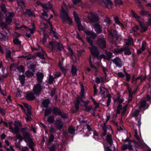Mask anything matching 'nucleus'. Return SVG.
Segmentation results:
<instances>
[{"mask_svg":"<svg viewBox=\"0 0 151 151\" xmlns=\"http://www.w3.org/2000/svg\"><path fill=\"white\" fill-rule=\"evenodd\" d=\"M61 8V17L63 22H64L67 20L70 24H71L72 22V20L68 16L69 11L68 10V6L65 3H63Z\"/></svg>","mask_w":151,"mask_h":151,"instance_id":"obj_1","label":"nucleus"},{"mask_svg":"<svg viewBox=\"0 0 151 151\" xmlns=\"http://www.w3.org/2000/svg\"><path fill=\"white\" fill-rule=\"evenodd\" d=\"M84 91L85 90L83 86H81V92L80 93V95L81 97H78L77 100V103H78L81 106H84L86 107L87 106L90 102V101L88 100L84 101L83 100L82 97L84 96Z\"/></svg>","mask_w":151,"mask_h":151,"instance_id":"obj_2","label":"nucleus"},{"mask_svg":"<svg viewBox=\"0 0 151 151\" xmlns=\"http://www.w3.org/2000/svg\"><path fill=\"white\" fill-rule=\"evenodd\" d=\"M13 124L12 122H9V129L11 130V132L13 133L17 134L19 133V127L22 126L21 122L19 121L15 122L14 124V128H13L12 126Z\"/></svg>","mask_w":151,"mask_h":151,"instance_id":"obj_3","label":"nucleus"},{"mask_svg":"<svg viewBox=\"0 0 151 151\" xmlns=\"http://www.w3.org/2000/svg\"><path fill=\"white\" fill-rule=\"evenodd\" d=\"M85 33L87 35L86 38L88 42L91 45H92L93 42L91 39L90 37L93 39H94L96 37V34L94 32L91 31H86Z\"/></svg>","mask_w":151,"mask_h":151,"instance_id":"obj_4","label":"nucleus"},{"mask_svg":"<svg viewBox=\"0 0 151 151\" xmlns=\"http://www.w3.org/2000/svg\"><path fill=\"white\" fill-rule=\"evenodd\" d=\"M134 135L136 139H137L138 142H134L135 146L137 147L139 146L141 148H143L144 146V143L142 139L140 138L137 134V132L136 130H134Z\"/></svg>","mask_w":151,"mask_h":151,"instance_id":"obj_5","label":"nucleus"},{"mask_svg":"<svg viewBox=\"0 0 151 151\" xmlns=\"http://www.w3.org/2000/svg\"><path fill=\"white\" fill-rule=\"evenodd\" d=\"M43 88L42 83H38L34 86L33 91L35 94H38Z\"/></svg>","mask_w":151,"mask_h":151,"instance_id":"obj_6","label":"nucleus"},{"mask_svg":"<svg viewBox=\"0 0 151 151\" xmlns=\"http://www.w3.org/2000/svg\"><path fill=\"white\" fill-rule=\"evenodd\" d=\"M96 45L100 48L104 49L106 47V41L104 38H100L97 40Z\"/></svg>","mask_w":151,"mask_h":151,"instance_id":"obj_7","label":"nucleus"},{"mask_svg":"<svg viewBox=\"0 0 151 151\" xmlns=\"http://www.w3.org/2000/svg\"><path fill=\"white\" fill-rule=\"evenodd\" d=\"M109 37L110 39L112 41L113 38L115 37L116 40H117L119 37V35L117 34L116 30L114 29H111L109 30Z\"/></svg>","mask_w":151,"mask_h":151,"instance_id":"obj_8","label":"nucleus"},{"mask_svg":"<svg viewBox=\"0 0 151 151\" xmlns=\"http://www.w3.org/2000/svg\"><path fill=\"white\" fill-rule=\"evenodd\" d=\"M137 106L139 109L144 108L145 109H147L149 106V105L147 103L146 100L144 99L141 100L137 104Z\"/></svg>","mask_w":151,"mask_h":151,"instance_id":"obj_9","label":"nucleus"},{"mask_svg":"<svg viewBox=\"0 0 151 151\" xmlns=\"http://www.w3.org/2000/svg\"><path fill=\"white\" fill-rule=\"evenodd\" d=\"M100 3L103 6L108 8H111L112 5V2L109 0H101Z\"/></svg>","mask_w":151,"mask_h":151,"instance_id":"obj_10","label":"nucleus"},{"mask_svg":"<svg viewBox=\"0 0 151 151\" xmlns=\"http://www.w3.org/2000/svg\"><path fill=\"white\" fill-rule=\"evenodd\" d=\"M113 62L116 65L117 67L121 68L122 65V63L121 59L118 57H116L112 60Z\"/></svg>","mask_w":151,"mask_h":151,"instance_id":"obj_11","label":"nucleus"},{"mask_svg":"<svg viewBox=\"0 0 151 151\" xmlns=\"http://www.w3.org/2000/svg\"><path fill=\"white\" fill-rule=\"evenodd\" d=\"M91 50V53L95 57H97L99 54V52L98 48L95 46H92L89 47Z\"/></svg>","mask_w":151,"mask_h":151,"instance_id":"obj_12","label":"nucleus"},{"mask_svg":"<svg viewBox=\"0 0 151 151\" xmlns=\"http://www.w3.org/2000/svg\"><path fill=\"white\" fill-rule=\"evenodd\" d=\"M91 15H92V18L88 17V18L90 22L94 23L98 21V16L96 13H91Z\"/></svg>","mask_w":151,"mask_h":151,"instance_id":"obj_13","label":"nucleus"},{"mask_svg":"<svg viewBox=\"0 0 151 151\" xmlns=\"http://www.w3.org/2000/svg\"><path fill=\"white\" fill-rule=\"evenodd\" d=\"M14 15L13 12H9L7 14V17L6 18V22L8 24H10L12 21V19Z\"/></svg>","mask_w":151,"mask_h":151,"instance_id":"obj_14","label":"nucleus"},{"mask_svg":"<svg viewBox=\"0 0 151 151\" xmlns=\"http://www.w3.org/2000/svg\"><path fill=\"white\" fill-rule=\"evenodd\" d=\"M64 123L61 119L57 120L55 123V127L58 130H60L63 126Z\"/></svg>","mask_w":151,"mask_h":151,"instance_id":"obj_15","label":"nucleus"},{"mask_svg":"<svg viewBox=\"0 0 151 151\" xmlns=\"http://www.w3.org/2000/svg\"><path fill=\"white\" fill-rule=\"evenodd\" d=\"M22 135L23 139L25 142H30L31 139L30 138V134L27 132H24Z\"/></svg>","mask_w":151,"mask_h":151,"instance_id":"obj_16","label":"nucleus"},{"mask_svg":"<svg viewBox=\"0 0 151 151\" xmlns=\"http://www.w3.org/2000/svg\"><path fill=\"white\" fill-rule=\"evenodd\" d=\"M24 107L27 109V112L26 113L27 116H30L31 114V106L30 105L26 103H23Z\"/></svg>","mask_w":151,"mask_h":151,"instance_id":"obj_17","label":"nucleus"},{"mask_svg":"<svg viewBox=\"0 0 151 151\" xmlns=\"http://www.w3.org/2000/svg\"><path fill=\"white\" fill-rule=\"evenodd\" d=\"M144 20L139 22L140 26L141 27L140 31L142 32H145L146 31L147 29L148 28V27L144 23Z\"/></svg>","mask_w":151,"mask_h":151,"instance_id":"obj_18","label":"nucleus"},{"mask_svg":"<svg viewBox=\"0 0 151 151\" xmlns=\"http://www.w3.org/2000/svg\"><path fill=\"white\" fill-rule=\"evenodd\" d=\"M36 80L38 83H42L44 75L42 73L38 72L36 74Z\"/></svg>","mask_w":151,"mask_h":151,"instance_id":"obj_19","label":"nucleus"},{"mask_svg":"<svg viewBox=\"0 0 151 151\" xmlns=\"http://www.w3.org/2000/svg\"><path fill=\"white\" fill-rule=\"evenodd\" d=\"M128 149L129 150H132L133 149L132 146L130 141L127 144L123 145L122 147L123 150H125Z\"/></svg>","mask_w":151,"mask_h":151,"instance_id":"obj_20","label":"nucleus"},{"mask_svg":"<svg viewBox=\"0 0 151 151\" xmlns=\"http://www.w3.org/2000/svg\"><path fill=\"white\" fill-rule=\"evenodd\" d=\"M93 27L94 28L95 31L98 34L101 33L102 31V28L101 27L98 23H96L93 25Z\"/></svg>","mask_w":151,"mask_h":151,"instance_id":"obj_21","label":"nucleus"},{"mask_svg":"<svg viewBox=\"0 0 151 151\" xmlns=\"http://www.w3.org/2000/svg\"><path fill=\"white\" fill-rule=\"evenodd\" d=\"M22 27H23L26 29L27 31L26 32H30L31 34L34 33V31L35 29V28L34 27L31 29L29 28H28L25 25H23L22 26H20L18 28H22Z\"/></svg>","mask_w":151,"mask_h":151,"instance_id":"obj_22","label":"nucleus"},{"mask_svg":"<svg viewBox=\"0 0 151 151\" xmlns=\"http://www.w3.org/2000/svg\"><path fill=\"white\" fill-rule=\"evenodd\" d=\"M57 45H58V42H50L49 43V46L50 48L52 51L55 50V48L57 47Z\"/></svg>","mask_w":151,"mask_h":151,"instance_id":"obj_23","label":"nucleus"},{"mask_svg":"<svg viewBox=\"0 0 151 151\" xmlns=\"http://www.w3.org/2000/svg\"><path fill=\"white\" fill-rule=\"evenodd\" d=\"M42 8L48 10L50 9H52L53 12H54V10L52 9V5L49 2L45 4H43L42 5Z\"/></svg>","mask_w":151,"mask_h":151,"instance_id":"obj_24","label":"nucleus"},{"mask_svg":"<svg viewBox=\"0 0 151 151\" xmlns=\"http://www.w3.org/2000/svg\"><path fill=\"white\" fill-rule=\"evenodd\" d=\"M131 12L132 13V17L136 19L137 21L139 22V23L141 21H142L144 19L143 18H142L138 16L134 12V11L132 10Z\"/></svg>","mask_w":151,"mask_h":151,"instance_id":"obj_25","label":"nucleus"},{"mask_svg":"<svg viewBox=\"0 0 151 151\" xmlns=\"http://www.w3.org/2000/svg\"><path fill=\"white\" fill-rule=\"evenodd\" d=\"M26 99L28 100H32L35 99L34 94L32 92L27 93L26 96Z\"/></svg>","mask_w":151,"mask_h":151,"instance_id":"obj_26","label":"nucleus"},{"mask_svg":"<svg viewBox=\"0 0 151 151\" xmlns=\"http://www.w3.org/2000/svg\"><path fill=\"white\" fill-rule=\"evenodd\" d=\"M53 114L56 115H59L60 114L61 111L60 109L57 107H55L53 108L52 110Z\"/></svg>","mask_w":151,"mask_h":151,"instance_id":"obj_27","label":"nucleus"},{"mask_svg":"<svg viewBox=\"0 0 151 151\" xmlns=\"http://www.w3.org/2000/svg\"><path fill=\"white\" fill-rule=\"evenodd\" d=\"M140 14L142 17L147 16L148 17H149L150 16V13L149 11H147L143 9H142L140 12Z\"/></svg>","mask_w":151,"mask_h":151,"instance_id":"obj_28","label":"nucleus"},{"mask_svg":"<svg viewBox=\"0 0 151 151\" xmlns=\"http://www.w3.org/2000/svg\"><path fill=\"white\" fill-rule=\"evenodd\" d=\"M42 52H38L37 53V55L40 58L42 59H45V55L46 56V54L45 52L43 51L42 48H41Z\"/></svg>","mask_w":151,"mask_h":151,"instance_id":"obj_29","label":"nucleus"},{"mask_svg":"<svg viewBox=\"0 0 151 151\" xmlns=\"http://www.w3.org/2000/svg\"><path fill=\"white\" fill-rule=\"evenodd\" d=\"M106 140L107 142L110 145H112L113 144V141L112 136L111 135L108 134L107 135Z\"/></svg>","mask_w":151,"mask_h":151,"instance_id":"obj_30","label":"nucleus"},{"mask_svg":"<svg viewBox=\"0 0 151 151\" xmlns=\"http://www.w3.org/2000/svg\"><path fill=\"white\" fill-rule=\"evenodd\" d=\"M77 70L76 67L74 65H72L71 66V73L72 76H75L77 75Z\"/></svg>","mask_w":151,"mask_h":151,"instance_id":"obj_31","label":"nucleus"},{"mask_svg":"<svg viewBox=\"0 0 151 151\" xmlns=\"http://www.w3.org/2000/svg\"><path fill=\"white\" fill-rule=\"evenodd\" d=\"M124 50V49L123 48L119 49L118 48H115L114 50V52L116 54H119L121 52H123Z\"/></svg>","mask_w":151,"mask_h":151,"instance_id":"obj_32","label":"nucleus"},{"mask_svg":"<svg viewBox=\"0 0 151 151\" xmlns=\"http://www.w3.org/2000/svg\"><path fill=\"white\" fill-rule=\"evenodd\" d=\"M50 103V101L48 99L44 100L42 103V105L44 107L47 108L48 106Z\"/></svg>","mask_w":151,"mask_h":151,"instance_id":"obj_33","label":"nucleus"},{"mask_svg":"<svg viewBox=\"0 0 151 151\" xmlns=\"http://www.w3.org/2000/svg\"><path fill=\"white\" fill-rule=\"evenodd\" d=\"M73 15L75 18V21L77 23L80 22V18L77 14L75 12H73Z\"/></svg>","mask_w":151,"mask_h":151,"instance_id":"obj_34","label":"nucleus"},{"mask_svg":"<svg viewBox=\"0 0 151 151\" xmlns=\"http://www.w3.org/2000/svg\"><path fill=\"white\" fill-rule=\"evenodd\" d=\"M55 121V118L54 116H49L47 119V122L50 123H52Z\"/></svg>","mask_w":151,"mask_h":151,"instance_id":"obj_35","label":"nucleus"},{"mask_svg":"<svg viewBox=\"0 0 151 151\" xmlns=\"http://www.w3.org/2000/svg\"><path fill=\"white\" fill-rule=\"evenodd\" d=\"M52 111V110L51 108H47L45 110L44 116H46L49 115Z\"/></svg>","mask_w":151,"mask_h":151,"instance_id":"obj_36","label":"nucleus"},{"mask_svg":"<svg viewBox=\"0 0 151 151\" xmlns=\"http://www.w3.org/2000/svg\"><path fill=\"white\" fill-rule=\"evenodd\" d=\"M11 51L9 50H7L6 52V58L8 60L11 59Z\"/></svg>","mask_w":151,"mask_h":151,"instance_id":"obj_37","label":"nucleus"},{"mask_svg":"<svg viewBox=\"0 0 151 151\" xmlns=\"http://www.w3.org/2000/svg\"><path fill=\"white\" fill-rule=\"evenodd\" d=\"M17 3L19 6L23 8L24 6V3L22 0H17Z\"/></svg>","mask_w":151,"mask_h":151,"instance_id":"obj_38","label":"nucleus"},{"mask_svg":"<svg viewBox=\"0 0 151 151\" xmlns=\"http://www.w3.org/2000/svg\"><path fill=\"white\" fill-rule=\"evenodd\" d=\"M8 40V37L7 36L3 35L0 32V40L6 41Z\"/></svg>","mask_w":151,"mask_h":151,"instance_id":"obj_39","label":"nucleus"},{"mask_svg":"<svg viewBox=\"0 0 151 151\" xmlns=\"http://www.w3.org/2000/svg\"><path fill=\"white\" fill-rule=\"evenodd\" d=\"M124 54L126 55H130L131 54V52L128 47L124 48Z\"/></svg>","mask_w":151,"mask_h":151,"instance_id":"obj_40","label":"nucleus"},{"mask_svg":"<svg viewBox=\"0 0 151 151\" xmlns=\"http://www.w3.org/2000/svg\"><path fill=\"white\" fill-rule=\"evenodd\" d=\"M33 55L29 54L27 56H23L22 57L26 60H29L32 59L33 58Z\"/></svg>","mask_w":151,"mask_h":151,"instance_id":"obj_41","label":"nucleus"},{"mask_svg":"<svg viewBox=\"0 0 151 151\" xmlns=\"http://www.w3.org/2000/svg\"><path fill=\"white\" fill-rule=\"evenodd\" d=\"M114 19L115 22L120 26H123V24L119 20V19L117 16H116L114 17Z\"/></svg>","mask_w":151,"mask_h":151,"instance_id":"obj_42","label":"nucleus"},{"mask_svg":"<svg viewBox=\"0 0 151 151\" xmlns=\"http://www.w3.org/2000/svg\"><path fill=\"white\" fill-rule=\"evenodd\" d=\"M23 14L27 15L29 16H31L33 14L32 12L30 10L26 9V12H24L23 13Z\"/></svg>","mask_w":151,"mask_h":151,"instance_id":"obj_43","label":"nucleus"},{"mask_svg":"<svg viewBox=\"0 0 151 151\" xmlns=\"http://www.w3.org/2000/svg\"><path fill=\"white\" fill-rule=\"evenodd\" d=\"M19 80L20 81L21 83L22 84L24 83L25 76L24 75H22L19 76Z\"/></svg>","mask_w":151,"mask_h":151,"instance_id":"obj_44","label":"nucleus"},{"mask_svg":"<svg viewBox=\"0 0 151 151\" xmlns=\"http://www.w3.org/2000/svg\"><path fill=\"white\" fill-rule=\"evenodd\" d=\"M17 70L19 72H22L23 73L24 72V68L23 66L22 65H21L20 66L17 67Z\"/></svg>","mask_w":151,"mask_h":151,"instance_id":"obj_45","label":"nucleus"},{"mask_svg":"<svg viewBox=\"0 0 151 151\" xmlns=\"http://www.w3.org/2000/svg\"><path fill=\"white\" fill-rule=\"evenodd\" d=\"M150 95L147 94L146 96V99L147 101L151 103V84L150 86Z\"/></svg>","mask_w":151,"mask_h":151,"instance_id":"obj_46","label":"nucleus"},{"mask_svg":"<svg viewBox=\"0 0 151 151\" xmlns=\"http://www.w3.org/2000/svg\"><path fill=\"white\" fill-rule=\"evenodd\" d=\"M68 132L70 134L73 133L75 131L74 128L72 126H70L68 129Z\"/></svg>","mask_w":151,"mask_h":151,"instance_id":"obj_47","label":"nucleus"},{"mask_svg":"<svg viewBox=\"0 0 151 151\" xmlns=\"http://www.w3.org/2000/svg\"><path fill=\"white\" fill-rule=\"evenodd\" d=\"M96 82L98 84L99 83L101 82H103V80L101 77H96L95 79Z\"/></svg>","mask_w":151,"mask_h":151,"instance_id":"obj_48","label":"nucleus"},{"mask_svg":"<svg viewBox=\"0 0 151 151\" xmlns=\"http://www.w3.org/2000/svg\"><path fill=\"white\" fill-rule=\"evenodd\" d=\"M25 74L27 76L29 77H31L33 76V73L29 70L26 72Z\"/></svg>","mask_w":151,"mask_h":151,"instance_id":"obj_49","label":"nucleus"},{"mask_svg":"<svg viewBox=\"0 0 151 151\" xmlns=\"http://www.w3.org/2000/svg\"><path fill=\"white\" fill-rule=\"evenodd\" d=\"M106 54L107 55V59L108 61H110L112 55V53L110 52H106Z\"/></svg>","mask_w":151,"mask_h":151,"instance_id":"obj_50","label":"nucleus"},{"mask_svg":"<svg viewBox=\"0 0 151 151\" xmlns=\"http://www.w3.org/2000/svg\"><path fill=\"white\" fill-rule=\"evenodd\" d=\"M13 42L14 44L17 45H20L21 44V42L18 39H15L13 40Z\"/></svg>","mask_w":151,"mask_h":151,"instance_id":"obj_51","label":"nucleus"},{"mask_svg":"<svg viewBox=\"0 0 151 151\" xmlns=\"http://www.w3.org/2000/svg\"><path fill=\"white\" fill-rule=\"evenodd\" d=\"M0 26L2 28L6 29H7V25L4 22H1L0 23Z\"/></svg>","mask_w":151,"mask_h":151,"instance_id":"obj_52","label":"nucleus"},{"mask_svg":"<svg viewBox=\"0 0 151 151\" xmlns=\"http://www.w3.org/2000/svg\"><path fill=\"white\" fill-rule=\"evenodd\" d=\"M132 40L133 39L132 38L129 37L127 40V41L126 42V45H131Z\"/></svg>","mask_w":151,"mask_h":151,"instance_id":"obj_53","label":"nucleus"},{"mask_svg":"<svg viewBox=\"0 0 151 151\" xmlns=\"http://www.w3.org/2000/svg\"><path fill=\"white\" fill-rule=\"evenodd\" d=\"M0 6L2 11L3 12H6V7L4 4H1Z\"/></svg>","mask_w":151,"mask_h":151,"instance_id":"obj_54","label":"nucleus"},{"mask_svg":"<svg viewBox=\"0 0 151 151\" xmlns=\"http://www.w3.org/2000/svg\"><path fill=\"white\" fill-rule=\"evenodd\" d=\"M56 46L58 50L61 51L63 49V46L62 44H60L58 43V45H57Z\"/></svg>","mask_w":151,"mask_h":151,"instance_id":"obj_55","label":"nucleus"},{"mask_svg":"<svg viewBox=\"0 0 151 151\" xmlns=\"http://www.w3.org/2000/svg\"><path fill=\"white\" fill-rule=\"evenodd\" d=\"M146 45V42L145 41H143L142 42V46L141 48H140L142 51H144L145 50Z\"/></svg>","mask_w":151,"mask_h":151,"instance_id":"obj_56","label":"nucleus"},{"mask_svg":"<svg viewBox=\"0 0 151 151\" xmlns=\"http://www.w3.org/2000/svg\"><path fill=\"white\" fill-rule=\"evenodd\" d=\"M54 78L53 77V76H49V80H48V83L49 84H51L52 83L53 81L54 80Z\"/></svg>","mask_w":151,"mask_h":151,"instance_id":"obj_57","label":"nucleus"},{"mask_svg":"<svg viewBox=\"0 0 151 151\" xmlns=\"http://www.w3.org/2000/svg\"><path fill=\"white\" fill-rule=\"evenodd\" d=\"M54 136L52 134H51L48 140V142L50 143L53 142L54 139Z\"/></svg>","mask_w":151,"mask_h":151,"instance_id":"obj_58","label":"nucleus"},{"mask_svg":"<svg viewBox=\"0 0 151 151\" xmlns=\"http://www.w3.org/2000/svg\"><path fill=\"white\" fill-rule=\"evenodd\" d=\"M111 97L110 96H108V99L106 101V105L107 106H108L111 103Z\"/></svg>","mask_w":151,"mask_h":151,"instance_id":"obj_59","label":"nucleus"},{"mask_svg":"<svg viewBox=\"0 0 151 151\" xmlns=\"http://www.w3.org/2000/svg\"><path fill=\"white\" fill-rule=\"evenodd\" d=\"M125 74L126 77V79L127 81H129L130 78V75L128 73L125 72Z\"/></svg>","mask_w":151,"mask_h":151,"instance_id":"obj_60","label":"nucleus"},{"mask_svg":"<svg viewBox=\"0 0 151 151\" xmlns=\"http://www.w3.org/2000/svg\"><path fill=\"white\" fill-rule=\"evenodd\" d=\"M50 151H55L56 150V146L55 145L51 146L50 148Z\"/></svg>","mask_w":151,"mask_h":151,"instance_id":"obj_61","label":"nucleus"},{"mask_svg":"<svg viewBox=\"0 0 151 151\" xmlns=\"http://www.w3.org/2000/svg\"><path fill=\"white\" fill-rule=\"evenodd\" d=\"M59 115L61 117L64 118H66L68 117L67 115L66 114L63 113H62L61 111V112L60 114Z\"/></svg>","mask_w":151,"mask_h":151,"instance_id":"obj_62","label":"nucleus"},{"mask_svg":"<svg viewBox=\"0 0 151 151\" xmlns=\"http://www.w3.org/2000/svg\"><path fill=\"white\" fill-rule=\"evenodd\" d=\"M139 29V27L138 25H135L133 27L132 29V32H136Z\"/></svg>","mask_w":151,"mask_h":151,"instance_id":"obj_63","label":"nucleus"},{"mask_svg":"<svg viewBox=\"0 0 151 151\" xmlns=\"http://www.w3.org/2000/svg\"><path fill=\"white\" fill-rule=\"evenodd\" d=\"M139 110H136L134 112L133 114V116H134L136 117L139 114Z\"/></svg>","mask_w":151,"mask_h":151,"instance_id":"obj_64","label":"nucleus"}]
</instances>
